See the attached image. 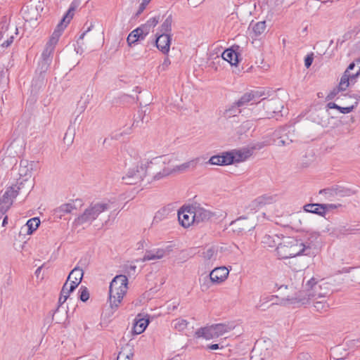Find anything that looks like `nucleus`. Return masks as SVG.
Here are the masks:
<instances>
[{"mask_svg":"<svg viewBox=\"0 0 360 360\" xmlns=\"http://www.w3.org/2000/svg\"><path fill=\"white\" fill-rule=\"evenodd\" d=\"M321 281L311 278L307 282L304 288L299 292L298 295L290 300L291 303L304 304L311 299L324 297L326 294V287L323 286L325 283H321Z\"/></svg>","mask_w":360,"mask_h":360,"instance_id":"1","label":"nucleus"},{"mask_svg":"<svg viewBox=\"0 0 360 360\" xmlns=\"http://www.w3.org/2000/svg\"><path fill=\"white\" fill-rule=\"evenodd\" d=\"M128 289V279L124 275L116 276L110 284L109 304L112 309L120 306Z\"/></svg>","mask_w":360,"mask_h":360,"instance_id":"2","label":"nucleus"},{"mask_svg":"<svg viewBox=\"0 0 360 360\" xmlns=\"http://www.w3.org/2000/svg\"><path fill=\"white\" fill-rule=\"evenodd\" d=\"M305 249L306 246L302 241L288 237L283 240L276 251L279 259H286L302 255Z\"/></svg>","mask_w":360,"mask_h":360,"instance_id":"3","label":"nucleus"},{"mask_svg":"<svg viewBox=\"0 0 360 360\" xmlns=\"http://www.w3.org/2000/svg\"><path fill=\"white\" fill-rule=\"evenodd\" d=\"M74 8L71 7L68 9V12L63 18L61 21L58 24L56 28L51 34L49 41L46 45V48L42 53L44 60H47L52 55L55 46L58 43L63 32L66 28L70 22L74 15Z\"/></svg>","mask_w":360,"mask_h":360,"instance_id":"4","label":"nucleus"},{"mask_svg":"<svg viewBox=\"0 0 360 360\" xmlns=\"http://www.w3.org/2000/svg\"><path fill=\"white\" fill-rule=\"evenodd\" d=\"M207 217L206 211L194 207H182L178 212V220L181 226L188 228L194 223L202 221Z\"/></svg>","mask_w":360,"mask_h":360,"instance_id":"5","label":"nucleus"},{"mask_svg":"<svg viewBox=\"0 0 360 360\" xmlns=\"http://www.w3.org/2000/svg\"><path fill=\"white\" fill-rule=\"evenodd\" d=\"M231 328L224 323L212 324L198 329L195 333V337L209 340L218 338L229 332Z\"/></svg>","mask_w":360,"mask_h":360,"instance_id":"6","label":"nucleus"},{"mask_svg":"<svg viewBox=\"0 0 360 360\" xmlns=\"http://www.w3.org/2000/svg\"><path fill=\"white\" fill-rule=\"evenodd\" d=\"M145 175L146 167H143L142 164L140 166L139 164H136L129 169L127 173L122 179L127 184H136L141 181Z\"/></svg>","mask_w":360,"mask_h":360,"instance_id":"7","label":"nucleus"},{"mask_svg":"<svg viewBox=\"0 0 360 360\" xmlns=\"http://www.w3.org/2000/svg\"><path fill=\"white\" fill-rule=\"evenodd\" d=\"M175 162L176 158L174 157H165L163 162L167 165V167H165L162 172L160 173L159 175L161 176H166L174 172L185 170L189 167L190 165V162H187L186 164L178 165L175 163Z\"/></svg>","mask_w":360,"mask_h":360,"instance_id":"8","label":"nucleus"},{"mask_svg":"<svg viewBox=\"0 0 360 360\" xmlns=\"http://www.w3.org/2000/svg\"><path fill=\"white\" fill-rule=\"evenodd\" d=\"M107 208L108 205L105 203H96L91 205L79 217V220L82 222L94 220L98 216V214L107 210Z\"/></svg>","mask_w":360,"mask_h":360,"instance_id":"9","label":"nucleus"},{"mask_svg":"<svg viewBox=\"0 0 360 360\" xmlns=\"http://www.w3.org/2000/svg\"><path fill=\"white\" fill-rule=\"evenodd\" d=\"M17 191L12 187L6 189L0 198V218L8 211L13 204V199L17 196Z\"/></svg>","mask_w":360,"mask_h":360,"instance_id":"10","label":"nucleus"},{"mask_svg":"<svg viewBox=\"0 0 360 360\" xmlns=\"http://www.w3.org/2000/svg\"><path fill=\"white\" fill-rule=\"evenodd\" d=\"M229 269L226 266H219L212 269L210 273V279L212 284L220 285L224 283L229 275Z\"/></svg>","mask_w":360,"mask_h":360,"instance_id":"11","label":"nucleus"},{"mask_svg":"<svg viewBox=\"0 0 360 360\" xmlns=\"http://www.w3.org/2000/svg\"><path fill=\"white\" fill-rule=\"evenodd\" d=\"M150 323L147 316L138 314L134 320L132 327V333L134 335H140L145 331Z\"/></svg>","mask_w":360,"mask_h":360,"instance_id":"12","label":"nucleus"},{"mask_svg":"<svg viewBox=\"0 0 360 360\" xmlns=\"http://www.w3.org/2000/svg\"><path fill=\"white\" fill-rule=\"evenodd\" d=\"M231 159V164L233 162H244L252 155V149L243 148L229 152Z\"/></svg>","mask_w":360,"mask_h":360,"instance_id":"13","label":"nucleus"},{"mask_svg":"<svg viewBox=\"0 0 360 360\" xmlns=\"http://www.w3.org/2000/svg\"><path fill=\"white\" fill-rule=\"evenodd\" d=\"M148 33L146 25L134 30L127 37V41L129 46L136 43L139 39H143Z\"/></svg>","mask_w":360,"mask_h":360,"instance_id":"14","label":"nucleus"},{"mask_svg":"<svg viewBox=\"0 0 360 360\" xmlns=\"http://www.w3.org/2000/svg\"><path fill=\"white\" fill-rule=\"evenodd\" d=\"M171 37L169 34H162L156 39V46L163 53H167L169 51Z\"/></svg>","mask_w":360,"mask_h":360,"instance_id":"15","label":"nucleus"},{"mask_svg":"<svg viewBox=\"0 0 360 360\" xmlns=\"http://www.w3.org/2000/svg\"><path fill=\"white\" fill-rule=\"evenodd\" d=\"M167 255V250L163 248H155L146 252L142 260L143 262L157 260L163 258Z\"/></svg>","mask_w":360,"mask_h":360,"instance_id":"16","label":"nucleus"},{"mask_svg":"<svg viewBox=\"0 0 360 360\" xmlns=\"http://www.w3.org/2000/svg\"><path fill=\"white\" fill-rule=\"evenodd\" d=\"M83 275V270L80 268L75 267L70 273L66 281L77 287L82 280Z\"/></svg>","mask_w":360,"mask_h":360,"instance_id":"17","label":"nucleus"},{"mask_svg":"<svg viewBox=\"0 0 360 360\" xmlns=\"http://www.w3.org/2000/svg\"><path fill=\"white\" fill-rule=\"evenodd\" d=\"M209 162L215 165H228L231 164V159L229 152L224 153L221 155H214L210 158Z\"/></svg>","mask_w":360,"mask_h":360,"instance_id":"18","label":"nucleus"},{"mask_svg":"<svg viewBox=\"0 0 360 360\" xmlns=\"http://www.w3.org/2000/svg\"><path fill=\"white\" fill-rule=\"evenodd\" d=\"M77 287H75L73 285H71L70 283L66 281L65 284L63 285L60 295L58 299V302L60 304H63L66 302L68 298L69 297L70 293L76 289Z\"/></svg>","mask_w":360,"mask_h":360,"instance_id":"19","label":"nucleus"},{"mask_svg":"<svg viewBox=\"0 0 360 360\" xmlns=\"http://www.w3.org/2000/svg\"><path fill=\"white\" fill-rule=\"evenodd\" d=\"M134 354V349L132 345H127L122 347L119 352L117 360H132Z\"/></svg>","mask_w":360,"mask_h":360,"instance_id":"20","label":"nucleus"},{"mask_svg":"<svg viewBox=\"0 0 360 360\" xmlns=\"http://www.w3.org/2000/svg\"><path fill=\"white\" fill-rule=\"evenodd\" d=\"M13 41V36L8 30L0 32V48L2 49L8 47Z\"/></svg>","mask_w":360,"mask_h":360,"instance_id":"21","label":"nucleus"},{"mask_svg":"<svg viewBox=\"0 0 360 360\" xmlns=\"http://www.w3.org/2000/svg\"><path fill=\"white\" fill-rule=\"evenodd\" d=\"M304 210L307 212L317 214L320 216H324L326 214V207L322 204H307L304 206Z\"/></svg>","mask_w":360,"mask_h":360,"instance_id":"22","label":"nucleus"},{"mask_svg":"<svg viewBox=\"0 0 360 360\" xmlns=\"http://www.w3.org/2000/svg\"><path fill=\"white\" fill-rule=\"evenodd\" d=\"M221 57L231 65H236L238 63V53L233 49H228L225 50L223 52Z\"/></svg>","mask_w":360,"mask_h":360,"instance_id":"23","label":"nucleus"},{"mask_svg":"<svg viewBox=\"0 0 360 360\" xmlns=\"http://www.w3.org/2000/svg\"><path fill=\"white\" fill-rule=\"evenodd\" d=\"M39 15V14L36 8L27 7L25 9L23 10V18H25V20L26 21L32 22V21L37 20Z\"/></svg>","mask_w":360,"mask_h":360,"instance_id":"24","label":"nucleus"},{"mask_svg":"<svg viewBox=\"0 0 360 360\" xmlns=\"http://www.w3.org/2000/svg\"><path fill=\"white\" fill-rule=\"evenodd\" d=\"M189 324V322L182 318H177L172 321V327L175 330L182 332L186 330Z\"/></svg>","mask_w":360,"mask_h":360,"instance_id":"25","label":"nucleus"},{"mask_svg":"<svg viewBox=\"0 0 360 360\" xmlns=\"http://www.w3.org/2000/svg\"><path fill=\"white\" fill-rule=\"evenodd\" d=\"M357 104H358V103L356 102L354 105H348L346 107H342V106L337 105L335 103L330 102L327 104V108L329 109H333V108L337 109L338 110H339V112H340L342 114H348V113L351 112L354 109V108L357 105Z\"/></svg>","mask_w":360,"mask_h":360,"instance_id":"26","label":"nucleus"},{"mask_svg":"<svg viewBox=\"0 0 360 360\" xmlns=\"http://www.w3.org/2000/svg\"><path fill=\"white\" fill-rule=\"evenodd\" d=\"M40 224V220L37 217H34L29 219L26 223V226L28 229L27 233L32 234L35 230L37 229Z\"/></svg>","mask_w":360,"mask_h":360,"instance_id":"27","label":"nucleus"},{"mask_svg":"<svg viewBox=\"0 0 360 360\" xmlns=\"http://www.w3.org/2000/svg\"><path fill=\"white\" fill-rule=\"evenodd\" d=\"M254 98V95L252 93H246L243 95L234 104L238 107L240 108L246 104H248L250 101H251Z\"/></svg>","mask_w":360,"mask_h":360,"instance_id":"28","label":"nucleus"},{"mask_svg":"<svg viewBox=\"0 0 360 360\" xmlns=\"http://www.w3.org/2000/svg\"><path fill=\"white\" fill-rule=\"evenodd\" d=\"M240 113V110L235 104L231 105L225 110L224 116L226 118H231L235 117Z\"/></svg>","mask_w":360,"mask_h":360,"instance_id":"29","label":"nucleus"},{"mask_svg":"<svg viewBox=\"0 0 360 360\" xmlns=\"http://www.w3.org/2000/svg\"><path fill=\"white\" fill-rule=\"evenodd\" d=\"M79 298L82 301L86 302L89 298V292L86 287L82 286L79 288Z\"/></svg>","mask_w":360,"mask_h":360,"instance_id":"30","label":"nucleus"},{"mask_svg":"<svg viewBox=\"0 0 360 360\" xmlns=\"http://www.w3.org/2000/svg\"><path fill=\"white\" fill-rule=\"evenodd\" d=\"M266 29V23L264 21L257 22L254 26V30L256 33L261 34Z\"/></svg>","mask_w":360,"mask_h":360,"instance_id":"31","label":"nucleus"},{"mask_svg":"<svg viewBox=\"0 0 360 360\" xmlns=\"http://www.w3.org/2000/svg\"><path fill=\"white\" fill-rule=\"evenodd\" d=\"M136 266L132 263H127L124 265V272L129 275H134L136 272Z\"/></svg>","mask_w":360,"mask_h":360,"instance_id":"32","label":"nucleus"},{"mask_svg":"<svg viewBox=\"0 0 360 360\" xmlns=\"http://www.w3.org/2000/svg\"><path fill=\"white\" fill-rule=\"evenodd\" d=\"M314 60L313 53L307 55L304 59V65L307 68H309Z\"/></svg>","mask_w":360,"mask_h":360,"instance_id":"33","label":"nucleus"},{"mask_svg":"<svg viewBox=\"0 0 360 360\" xmlns=\"http://www.w3.org/2000/svg\"><path fill=\"white\" fill-rule=\"evenodd\" d=\"M323 205L326 207V212L329 210L336 209L340 206V205H335V204H326Z\"/></svg>","mask_w":360,"mask_h":360,"instance_id":"34","label":"nucleus"},{"mask_svg":"<svg viewBox=\"0 0 360 360\" xmlns=\"http://www.w3.org/2000/svg\"><path fill=\"white\" fill-rule=\"evenodd\" d=\"M162 30L167 32L170 30L171 24L168 20H166L162 24Z\"/></svg>","mask_w":360,"mask_h":360,"instance_id":"35","label":"nucleus"},{"mask_svg":"<svg viewBox=\"0 0 360 360\" xmlns=\"http://www.w3.org/2000/svg\"><path fill=\"white\" fill-rule=\"evenodd\" d=\"M207 348L210 350H215L219 348L218 344H212L207 346Z\"/></svg>","mask_w":360,"mask_h":360,"instance_id":"36","label":"nucleus"},{"mask_svg":"<svg viewBox=\"0 0 360 360\" xmlns=\"http://www.w3.org/2000/svg\"><path fill=\"white\" fill-rule=\"evenodd\" d=\"M171 62H170V60L169 58H165L163 63H162V66L165 68H167L169 67V65H170Z\"/></svg>","mask_w":360,"mask_h":360,"instance_id":"37","label":"nucleus"},{"mask_svg":"<svg viewBox=\"0 0 360 360\" xmlns=\"http://www.w3.org/2000/svg\"><path fill=\"white\" fill-rule=\"evenodd\" d=\"M148 23L150 25H153V26H155L157 23H158V20H156L155 18L152 19V20H150L148 21Z\"/></svg>","mask_w":360,"mask_h":360,"instance_id":"38","label":"nucleus"},{"mask_svg":"<svg viewBox=\"0 0 360 360\" xmlns=\"http://www.w3.org/2000/svg\"><path fill=\"white\" fill-rule=\"evenodd\" d=\"M150 1V0H143L142 4H141V8L142 9H144L146 6L148 5L149 4V2Z\"/></svg>","mask_w":360,"mask_h":360,"instance_id":"39","label":"nucleus"},{"mask_svg":"<svg viewBox=\"0 0 360 360\" xmlns=\"http://www.w3.org/2000/svg\"><path fill=\"white\" fill-rule=\"evenodd\" d=\"M71 206L70 205H65L63 206V210L65 212H70Z\"/></svg>","mask_w":360,"mask_h":360,"instance_id":"40","label":"nucleus"},{"mask_svg":"<svg viewBox=\"0 0 360 360\" xmlns=\"http://www.w3.org/2000/svg\"><path fill=\"white\" fill-rule=\"evenodd\" d=\"M7 220H8V217L5 216V217L4 218L3 222H2L3 226H4L7 224Z\"/></svg>","mask_w":360,"mask_h":360,"instance_id":"41","label":"nucleus"}]
</instances>
